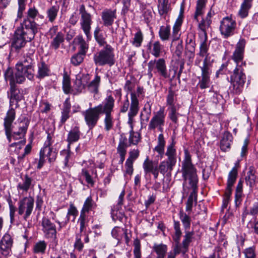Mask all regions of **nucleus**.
Masks as SVG:
<instances>
[{
  "label": "nucleus",
  "mask_w": 258,
  "mask_h": 258,
  "mask_svg": "<svg viewBox=\"0 0 258 258\" xmlns=\"http://www.w3.org/2000/svg\"><path fill=\"white\" fill-rule=\"evenodd\" d=\"M127 147V138L125 137H121L119 140V144L117 148V153L119 155H126Z\"/></svg>",
  "instance_id": "51"
},
{
  "label": "nucleus",
  "mask_w": 258,
  "mask_h": 258,
  "mask_svg": "<svg viewBox=\"0 0 258 258\" xmlns=\"http://www.w3.org/2000/svg\"><path fill=\"white\" fill-rule=\"evenodd\" d=\"M155 63L154 73L163 79H169L170 74L167 70L165 59L164 58L155 59Z\"/></svg>",
  "instance_id": "21"
},
{
  "label": "nucleus",
  "mask_w": 258,
  "mask_h": 258,
  "mask_svg": "<svg viewBox=\"0 0 258 258\" xmlns=\"http://www.w3.org/2000/svg\"><path fill=\"white\" fill-rule=\"evenodd\" d=\"M168 110L169 118L174 123L178 122V117L179 113L177 112V109L175 105L168 106Z\"/></svg>",
  "instance_id": "52"
},
{
  "label": "nucleus",
  "mask_w": 258,
  "mask_h": 258,
  "mask_svg": "<svg viewBox=\"0 0 258 258\" xmlns=\"http://www.w3.org/2000/svg\"><path fill=\"white\" fill-rule=\"evenodd\" d=\"M236 22L231 17H225L220 21L219 31L224 39H227L235 34Z\"/></svg>",
  "instance_id": "14"
},
{
  "label": "nucleus",
  "mask_w": 258,
  "mask_h": 258,
  "mask_svg": "<svg viewBox=\"0 0 258 258\" xmlns=\"http://www.w3.org/2000/svg\"><path fill=\"white\" fill-rule=\"evenodd\" d=\"M158 10L160 16L166 15L170 11L168 0H158Z\"/></svg>",
  "instance_id": "43"
},
{
  "label": "nucleus",
  "mask_w": 258,
  "mask_h": 258,
  "mask_svg": "<svg viewBox=\"0 0 258 258\" xmlns=\"http://www.w3.org/2000/svg\"><path fill=\"white\" fill-rule=\"evenodd\" d=\"M6 81L10 82V89L7 92L8 98L9 99V105L13 106L14 102H20L24 100V96L23 91H21L16 86L18 84L13 79L12 74L8 72L5 77Z\"/></svg>",
  "instance_id": "9"
},
{
  "label": "nucleus",
  "mask_w": 258,
  "mask_h": 258,
  "mask_svg": "<svg viewBox=\"0 0 258 258\" xmlns=\"http://www.w3.org/2000/svg\"><path fill=\"white\" fill-rule=\"evenodd\" d=\"M86 54L80 52L73 55L71 59V62L75 66L80 65L84 60Z\"/></svg>",
  "instance_id": "56"
},
{
  "label": "nucleus",
  "mask_w": 258,
  "mask_h": 258,
  "mask_svg": "<svg viewBox=\"0 0 258 258\" xmlns=\"http://www.w3.org/2000/svg\"><path fill=\"white\" fill-rule=\"evenodd\" d=\"M34 200L31 197H25L18 203V214L24 215L23 218L26 221L31 214L34 206Z\"/></svg>",
  "instance_id": "15"
},
{
  "label": "nucleus",
  "mask_w": 258,
  "mask_h": 258,
  "mask_svg": "<svg viewBox=\"0 0 258 258\" xmlns=\"http://www.w3.org/2000/svg\"><path fill=\"white\" fill-rule=\"evenodd\" d=\"M96 207V203L93 201L92 197L89 196L85 200L80 213L87 215V213L94 210Z\"/></svg>",
  "instance_id": "34"
},
{
  "label": "nucleus",
  "mask_w": 258,
  "mask_h": 258,
  "mask_svg": "<svg viewBox=\"0 0 258 258\" xmlns=\"http://www.w3.org/2000/svg\"><path fill=\"white\" fill-rule=\"evenodd\" d=\"M197 55L204 57L202 66L200 68L201 70V77H199V81L198 86L201 89L208 88L210 85V76L212 73V63L213 60H211V56L209 52H206L204 54H200L198 52Z\"/></svg>",
  "instance_id": "3"
},
{
  "label": "nucleus",
  "mask_w": 258,
  "mask_h": 258,
  "mask_svg": "<svg viewBox=\"0 0 258 258\" xmlns=\"http://www.w3.org/2000/svg\"><path fill=\"white\" fill-rule=\"evenodd\" d=\"M34 183L35 181L32 177L27 174H25L22 178V182L18 184L17 189L23 191L27 192L29 189L34 187Z\"/></svg>",
  "instance_id": "23"
},
{
  "label": "nucleus",
  "mask_w": 258,
  "mask_h": 258,
  "mask_svg": "<svg viewBox=\"0 0 258 258\" xmlns=\"http://www.w3.org/2000/svg\"><path fill=\"white\" fill-rule=\"evenodd\" d=\"M100 81V77L96 74L94 79L87 85L88 91L91 93L97 94L98 92Z\"/></svg>",
  "instance_id": "46"
},
{
  "label": "nucleus",
  "mask_w": 258,
  "mask_h": 258,
  "mask_svg": "<svg viewBox=\"0 0 258 258\" xmlns=\"http://www.w3.org/2000/svg\"><path fill=\"white\" fill-rule=\"evenodd\" d=\"M72 152L71 151V147L68 145L67 149H64L60 152V156L63 159L64 167L70 168L72 166V162H70Z\"/></svg>",
  "instance_id": "38"
},
{
  "label": "nucleus",
  "mask_w": 258,
  "mask_h": 258,
  "mask_svg": "<svg viewBox=\"0 0 258 258\" xmlns=\"http://www.w3.org/2000/svg\"><path fill=\"white\" fill-rule=\"evenodd\" d=\"M16 72L14 73L11 68H8L4 73V77H6V74L10 72L12 74L14 80L19 84H23L27 78L29 80H32L34 77V66L24 65L16 66Z\"/></svg>",
  "instance_id": "5"
},
{
  "label": "nucleus",
  "mask_w": 258,
  "mask_h": 258,
  "mask_svg": "<svg viewBox=\"0 0 258 258\" xmlns=\"http://www.w3.org/2000/svg\"><path fill=\"white\" fill-rule=\"evenodd\" d=\"M88 215L80 213L78 222L80 223V233H83L86 231V228L88 226V220L87 219Z\"/></svg>",
  "instance_id": "54"
},
{
  "label": "nucleus",
  "mask_w": 258,
  "mask_h": 258,
  "mask_svg": "<svg viewBox=\"0 0 258 258\" xmlns=\"http://www.w3.org/2000/svg\"><path fill=\"white\" fill-rule=\"evenodd\" d=\"M174 141L166 148L165 155L167 158L161 162L159 165L154 163L147 158L144 162L143 167L145 174L151 173L155 179H157L159 173L164 175L166 173H170L173 169L177 162L176 150Z\"/></svg>",
  "instance_id": "1"
},
{
  "label": "nucleus",
  "mask_w": 258,
  "mask_h": 258,
  "mask_svg": "<svg viewBox=\"0 0 258 258\" xmlns=\"http://www.w3.org/2000/svg\"><path fill=\"white\" fill-rule=\"evenodd\" d=\"M38 71L36 77L39 79H42L49 76L50 71L47 64L44 61L40 62L37 64Z\"/></svg>",
  "instance_id": "32"
},
{
  "label": "nucleus",
  "mask_w": 258,
  "mask_h": 258,
  "mask_svg": "<svg viewBox=\"0 0 258 258\" xmlns=\"http://www.w3.org/2000/svg\"><path fill=\"white\" fill-rule=\"evenodd\" d=\"M133 246V253L134 257L141 258V244L140 240L138 238L134 239Z\"/></svg>",
  "instance_id": "57"
},
{
  "label": "nucleus",
  "mask_w": 258,
  "mask_h": 258,
  "mask_svg": "<svg viewBox=\"0 0 258 258\" xmlns=\"http://www.w3.org/2000/svg\"><path fill=\"white\" fill-rule=\"evenodd\" d=\"M174 229L175 230L174 235L173 237L175 243L180 244V237L182 232L180 229V224L179 221L174 220Z\"/></svg>",
  "instance_id": "53"
},
{
  "label": "nucleus",
  "mask_w": 258,
  "mask_h": 258,
  "mask_svg": "<svg viewBox=\"0 0 258 258\" xmlns=\"http://www.w3.org/2000/svg\"><path fill=\"white\" fill-rule=\"evenodd\" d=\"M153 250L156 253L157 258H165L167 251V246L163 243H154Z\"/></svg>",
  "instance_id": "41"
},
{
  "label": "nucleus",
  "mask_w": 258,
  "mask_h": 258,
  "mask_svg": "<svg viewBox=\"0 0 258 258\" xmlns=\"http://www.w3.org/2000/svg\"><path fill=\"white\" fill-rule=\"evenodd\" d=\"M198 22L199 36L200 41L199 52H200L201 54H203L206 52H209V45L208 43L206 30L210 27L211 23L209 22V21L206 20L204 18L200 22L199 21Z\"/></svg>",
  "instance_id": "10"
},
{
  "label": "nucleus",
  "mask_w": 258,
  "mask_h": 258,
  "mask_svg": "<svg viewBox=\"0 0 258 258\" xmlns=\"http://www.w3.org/2000/svg\"><path fill=\"white\" fill-rule=\"evenodd\" d=\"M255 169L254 166H251L248 168V171L245 177V181L247 185L250 187H253L256 182V176L255 175Z\"/></svg>",
  "instance_id": "37"
},
{
  "label": "nucleus",
  "mask_w": 258,
  "mask_h": 258,
  "mask_svg": "<svg viewBox=\"0 0 258 258\" xmlns=\"http://www.w3.org/2000/svg\"><path fill=\"white\" fill-rule=\"evenodd\" d=\"M94 63L99 66L108 65L111 67L114 64L115 59L113 48L109 44H106L104 49L95 53L93 56Z\"/></svg>",
  "instance_id": "6"
},
{
  "label": "nucleus",
  "mask_w": 258,
  "mask_h": 258,
  "mask_svg": "<svg viewBox=\"0 0 258 258\" xmlns=\"http://www.w3.org/2000/svg\"><path fill=\"white\" fill-rule=\"evenodd\" d=\"M81 135V133L79 126L75 125L72 127L67 136V141L68 142V145H69L71 147L72 144L77 142L80 139Z\"/></svg>",
  "instance_id": "27"
},
{
  "label": "nucleus",
  "mask_w": 258,
  "mask_h": 258,
  "mask_svg": "<svg viewBox=\"0 0 258 258\" xmlns=\"http://www.w3.org/2000/svg\"><path fill=\"white\" fill-rule=\"evenodd\" d=\"M27 0H18V9L17 12V18L21 19L23 15V12L26 8V2Z\"/></svg>",
  "instance_id": "64"
},
{
  "label": "nucleus",
  "mask_w": 258,
  "mask_h": 258,
  "mask_svg": "<svg viewBox=\"0 0 258 258\" xmlns=\"http://www.w3.org/2000/svg\"><path fill=\"white\" fill-rule=\"evenodd\" d=\"M62 89L64 93L67 94L71 93L72 91L70 78L66 74L63 76Z\"/></svg>",
  "instance_id": "55"
},
{
  "label": "nucleus",
  "mask_w": 258,
  "mask_h": 258,
  "mask_svg": "<svg viewBox=\"0 0 258 258\" xmlns=\"http://www.w3.org/2000/svg\"><path fill=\"white\" fill-rule=\"evenodd\" d=\"M51 39L49 45L50 48L52 50H57L64 42V34L61 31H59L57 36L53 37Z\"/></svg>",
  "instance_id": "31"
},
{
  "label": "nucleus",
  "mask_w": 258,
  "mask_h": 258,
  "mask_svg": "<svg viewBox=\"0 0 258 258\" xmlns=\"http://www.w3.org/2000/svg\"><path fill=\"white\" fill-rule=\"evenodd\" d=\"M233 141L232 134L229 132H225L220 141V147L223 152H226L230 149V146Z\"/></svg>",
  "instance_id": "26"
},
{
  "label": "nucleus",
  "mask_w": 258,
  "mask_h": 258,
  "mask_svg": "<svg viewBox=\"0 0 258 258\" xmlns=\"http://www.w3.org/2000/svg\"><path fill=\"white\" fill-rule=\"evenodd\" d=\"M207 0H197L196 11L194 14V19L199 21L198 17L202 16L204 13V10L206 7Z\"/></svg>",
  "instance_id": "45"
},
{
  "label": "nucleus",
  "mask_w": 258,
  "mask_h": 258,
  "mask_svg": "<svg viewBox=\"0 0 258 258\" xmlns=\"http://www.w3.org/2000/svg\"><path fill=\"white\" fill-rule=\"evenodd\" d=\"M182 22L180 20H176V21L172 28V41L178 40L181 35V27Z\"/></svg>",
  "instance_id": "48"
},
{
  "label": "nucleus",
  "mask_w": 258,
  "mask_h": 258,
  "mask_svg": "<svg viewBox=\"0 0 258 258\" xmlns=\"http://www.w3.org/2000/svg\"><path fill=\"white\" fill-rule=\"evenodd\" d=\"M245 258H256L255 246H252L245 248L243 250Z\"/></svg>",
  "instance_id": "63"
},
{
  "label": "nucleus",
  "mask_w": 258,
  "mask_h": 258,
  "mask_svg": "<svg viewBox=\"0 0 258 258\" xmlns=\"http://www.w3.org/2000/svg\"><path fill=\"white\" fill-rule=\"evenodd\" d=\"M181 171L184 179L183 186L188 185L187 187L192 189L186 202L194 204L195 202L196 204L197 203L198 178L197 169L192 163L191 156L187 149L184 150V158L181 163Z\"/></svg>",
  "instance_id": "2"
},
{
  "label": "nucleus",
  "mask_w": 258,
  "mask_h": 258,
  "mask_svg": "<svg viewBox=\"0 0 258 258\" xmlns=\"http://www.w3.org/2000/svg\"><path fill=\"white\" fill-rule=\"evenodd\" d=\"M13 240L11 236L8 233L5 234L0 241V253L7 257L11 255Z\"/></svg>",
  "instance_id": "18"
},
{
  "label": "nucleus",
  "mask_w": 258,
  "mask_h": 258,
  "mask_svg": "<svg viewBox=\"0 0 258 258\" xmlns=\"http://www.w3.org/2000/svg\"><path fill=\"white\" fill-rule=\"evenodd\" d=\"M125 229L121 228L119 227H115L111 231L113 237L116 239L119 242L122 238Z\"/></svg>",
  "instance_id": "61"
},
{
  "label": "nucleus",
  "mask_w": 258,
  "mask_h": 258,
  "mask_svg": "<svg viewBox=\"0 0 258 258\" xmlns=\"http://www.w3.org/2000/svg\"><path fill=\"white\" fill-rule=\"evenodd\" d=\"M53 136L50 133H47V138L44 143L43 148L41 149L42 152H47L46 157L49 163L54 162L57 157V151L52 147L54 140Z\"/></svg>",
  "instance_id": "16"
},
{
  "label": "nucleus",
  "mask_w": 258,
  "mask_h": 258,
  "mask_svg": "<svg viewBox=\"0 0 258 258\" xmlns=\"http://www.w3.org/2000/svg\"><path fill=\"white\" fill-rule=\"evenodd\" d=\"M104 106V101L102 104L82 112V115L84 117L85 122L90 130L94 128L100 118V116L102 114Z\"/></svg>",
  "instance_id": "8"
},
{
  "label": "nucleus",
  "mask_w": 258,
  "mask_h": 258,
  "mask_svg": "<svg viewBox=\"0 0 258 258\" xmlns=\"http://www.w3.org/2000/svg\"><path fill=\"white\" fill-rule=\"evenodd\" d=\"M166 115L165 107H160L157 111L154 112L153 116L148 124V130L154 131L157 128L159 131L162 133L165 123Z\"/></svg>",
  "instance_id": "11"
},
{
  "label": "nucleus",
  "mask_w": 258,
  "mask_h": 258,
  "mask_svg": "<svg viewBox=\"0 0 258 258\" xmlns=\"http://www.w3.org/2000/svg\"><path fill=\"white\" fill-rule=\"evenodd\" d=\"M42 230L46 238H56V227L54 223L47 217H44L41 221Z\"/></svg>",
  "instance_id": "17"
},
{
  "label": "nucleus",
  "mask_w": 258,
  "mask_h": 258,
  "mask_svg": "<svg viewBox=\"0 0 258 258\" xmlns=\"http://www.w3.org/2000/svg\"><path fill=\"white\" fill-rule=\"evenodd\" d=\"M46 247V242L44 240H40L35 243L32 251L35 254H43L45 252Z\"/></svg>",
  "instance_id": "49"
},
{
  "label": "nucleus",
  "mask_w": 258,
  "mask_h": 258,
  "mask_svg": "<svg viewBox=\"0 0 258 258\" xmlns=\"http://www.w3.org/2000/svg\"><path fill=\"white\" fill-rule=\"evenodd\" d=\"M16 118L15 108L13 106L9 105V109L7 111L6 116L4 118V127L13 128V123Z\"/></svg>",
  "instance_id": "25"
},
{
  "label": "nucleus",
  "mask_w": 258,
  "mask_h": 258,
  "mask_svg": "<svg viewBox=\"0 0 258 258\" xmlns=\"http://www.w3.org/2000/svg\"><path fill=\"white\" fill-rule=\"evenodd\" d=\"M179 217L182 223L184 230H189L191 222V217L188 215L183 212V211L179 212Z\"/></svg>",
  "instance_id": "47"
},
{
  "label": "nucleus",
  "mask_w": 258,
  "mask_h": 258,
  "mask_svg": "<svg viewBox=\"0 0 258 258\" xmlns=\"http://www.w3.org/2000/svg\"><path fill=\"white\" fill-rule=\"evenodd\" d=\"M57 2H55L56 5L50 6L48 8L46 11V18L50 23H53L58 15L59 10V5H57Z\"/></svg>",
  "instance_id": "33"
},
{
  "label": "nucleus",
  "mask_w": 258,
  "mask_h": 258,
  "mask_svg": "<svg viewBox=\"0 0 258 258\" xmlns=\"http://www.w3.org/2000/svg\"><path fill=\"white\" fill-rule=\"evenodd\" d=\"M246 80L244 68L235 67L230 77V93L232 95H239L243 91Z\"/></svg>",
  "instance_id": "4"
},
{
  "label": "nucleus",
  "mask_w": 258,
  "mask_h": 258,
  "mask_svg": "<svg viewBox=\"0 0 258 258\" xmlns=\"http://www.w3.org/2000/svg\"><path fill=\"white\" fill-rule=\"evenodd\" d=\"M146 48L149 53L155 57L161 56L164 52V47L159 40L150 41Z\"/></svg>",
  "instance_id": "20"
},
{
  "label": "nucleus",
  "mask_w": 258,
  "mask_h": 258,
  "mask_svg": "<svg viewBox=\"0 0 258 258\" xmlns=\"http://www.w3.org/2000/svg\"><path fill=\"white\" fill-rule=\"evenodd\" d=\"M101 17L103 26L109 27L113 25L117 18L116 10L105 9L102 12Z\"/></svg>",
  "instance_id": "19"
},
{
  "label": "nucleus",
  "mask_w": 258,
  "mask_h": 258,
  "mask_svg": "<svg viewBox=\"0 0 258 258\" xmlns=\"http://www.w3.org/2000/svg\"><path fill=\"white\" fill-rule=\"evenodd\" d=\"M159 37L161 41H168L171 37L170 26L169 25L161 26L158 32Z\"/></svg>",
  "instance_id": "40"
},
{
  "label": "nucleus",
  "mask_w": 258,
  "mask_h": 258,
  "mask_svg": "<svg viewBox=\"0 0 258 258\" xmlns=\"http://www.w3.org/2000/svg\"><path fill=\"white\" fill-rule=\"evenodd\" d=\"M16 31L27 40L28 42H30L33 40L36 34L37 33L27 28H23L22 26L21 28H17Z\"/></svg>",
  "instance_id": "35"
},
{
  "label": "nucleus",
  "mask_w": 258,
  "mask_h": 258,
  "mask_svg": "<svg viewBox=\"0 0 258 258\" xmlns=\"http://www.w3.org/2000/svg\"><path fill=\"white\" fill-rule=\"evenodd\" d=\"M166 142L163 134L159 135L157 139V145L153 149V151L157 153V157L162 159L165 153V147Z\"/></svg>",
  "instance_id": "24"
},
{
  "label": "nucleus",
  "mask_w": 258,
  "mask_h": 258,
  "mask_svg": "<svg viewBox=\"0 0 258 258\" xmlns=\"http://www.w3.org/2000/svg\"><path fill=\"white\" fill-rule=\"evenodd\" d=\"M139 111V108L135 107V106H130L129 111L128 112V123L131 125L132 130H133V118L136 116Z\"/></svg>",
  "instance_id": "60"
},
{
  "label": "nucleus",
  "mask_w": 258,
  "mask_h": 258,
  "mask_svg": "<svg viewBox=\"0 0 258 258\" xmlns=\"http://www.w3.org/2000/svg\"><path fill=\"white\" fill-rule=\"evenodd\" d=\"M194 234V231H189V230L185 231V235L184 239L182 242V247L185 249L183 252H185L188 249L190 243L192 241V236Z\"/></svg>",
  "instance_id": "50"
},
{
  "label": "nucleus",
  "mask_w": 258,
  "mask_h": 258,
  "mask_svg": "<svg viewBox=\"0 0 258 258\" xmlns=\"http://www.w3.org/2000/svg\"><path fill=\"white\" fill-rule=\"evenodd\" d=\"M27 42H28L27 40L15 31V36L11 43V50L19 52L21 49L25 46Z\"/></svg>",
  "instance_id": "22"
},
{
  "label": "nucleus",
  "mask_w": 258,
  "mask_h": 258,
  "mask_svg": "<svg viewBox=\"0 0 258 258\" xmlns=\"http://www.w3.org/2000/svg\"><path fill=\"white\" fill-rule=\"evenodd\" d=\"M21 26H22L23 28H27L36 33L38 32L39 29V25L37 24L35 20H31L28 18L24 19L22 23H21Z\"/></svg>",
  "instance_id": "44"
},
{
  "label": "nucleus",
  "mask_w": 258,
  "mask_h": 258,
  "mask_svg": "<svg viewBox=\"0 0 258 258\" xmlns=\"http://www.w3.org/2000/svg\"><path fill=\"white\" fill-rule=\"evenodd\" d=\"M39 15L38 10L35 7H30L28 9L26 13V17L25 18H28L29 20H34Z\"/></svg>",
  "instance_id": "62"
},
{
  "label": "nucleus",
  "mask_w": 258,
  "mask_h": 258,
  "mask_svg": "<svg viewBox=\"0 0 258 258\" xmlns=\"http://www.w3.org/2000/svg\"><path fill=\"white\" fill-rule=\"evenodd\" d=\"M76 43L79 45V52L86 54L89 49L88 43L84 40L82 35H79L75 38Z\"/></svg>",
  "instance_id": "42"
},
{
  "label": "nucleus",
  "mask_w": 258,
  "mask_h": 258,
  "mask_svg": "<svg viewBox=\"0 0 258 258\" xmlns=\"http://www.w3.org/2000/svg\"><path fill=\"white\" fill-rule=\"evenodd\" d=\"M71 108V104L70 102V97H68L65 100L61 109V118L60 121L61 124H64L70 118Z\"/></svg>",
  "instance_id": "28"
},
{
  "label": "nucleus",
  "mask_w": 258,
  "mask_h": 258,
  "mask_svg": "<svg viewBox=\"0 0 258 258\" xmlns=\"http://www.w3.org/2000/svg\"><path fill=\"white\" fill-rule=\"evenodd\" d=\"M246 41L243 38H240L235 46V48L231 56L232 60L238 68H245L246 63L244 60V50Z\"/></svg>",
  "instance_id": "12"
},
{
  "label": "nucleus",
  "mask_w": 258,
  "mask_h": 258,
  "mask_svg": "<svg viewBox=\"0 0 258 258\" xmlns=\"http://www.w3.org/2000/svg\"><path fill=\"white\" fill-rule=\"evenodd\" d=\"M115 100L111 95L107 96L104 100V106L102 114H105L104 118V130L108 132L112 129L114 125V119L111 113L114 107Z\"/></svg>",
  "instance_id": "7"
},
{
  "label": "nucleus",
  "mask_w": 258,
  "mask_h": 258,
  "mask_svg": "<svg viewBox=\"0 0 258 258\" xmlns=\"http://www.w3.org/2000/svg\"><path fill=\"white\" fill-rule=\"evenodd\" d=\"M144 39L143 34L141 31L139 30L134 35L133 40L132 41V44L136 47H139L141 46Z\"/></svg>",
  "instance_id": "58"
},
{
  "label": "nucleus",
  "mask_w": 258,
  "mask_h": 258,
  "mask_svg": "<svg viewBox=\"0 0 258 258\" xmlns=\"http://www.w3.org/2000/svg\"><path fill=\"white\" fill-rule=\"evenodd\" d=\"M79 14L81 15L80 26L87 37V41L91 38V29L92 23V16L86 11L85 6L82 4L80 6Z\"/></svg>",
  "instance_id": "13"
},
{
  "label": "nucleus",
  "mask_w": 258,
  "mask_h": 258,
  "mask_svg": "<svg viewBox=\"0 0 258 258\" xmlns=\"http://www.w3.org/2000/svg\"><path fill=\"white\" fill-rule=\"evenodd\" d=\"M145 92L143 87L138 86L136 92H132L131 93V103L130 106H134L135 107L139 108V101L138 98L144 97Z\"/></svg>",
  "instance_id": "29"
},
{
  "label": "nucleus",
  "mask_w": 258,
  "mask_h": 258,
  "mask_svg": "<svg viewBox=\"0 0 258 258\" xmlns=\"http://www.w3.org/2000/svg\"><path fill=\"white\" fill-rule=\"evenodd\" d=\"M238 175V170L237 168L234 166L232 168V170L229 172L228 176L227 181V186L225 189V191L232 193V186L235 183Z\"/></svg>",
  "instance_id": "30"
},
{
  "label": "nucleus",
  "mask_w": 258,
  "mask_h": 258,
  "mask_svg": "<svg viewBox=\"0 0 258 258\" xmlns=\"http://www.w3.org/2000/svg\"><path fill=\"white\" fill-rule=\"evenodd\" d=\"M196 43L195 41V36L192 33H188L185 40V49L188 52H191L193 55V52L195 51Z\"/></svg>",
  "instance_id": "39"
},
{
  "label": "nucleus",
  "mask_w": 258,
  "mask_h": 258,
  "mask_svg": "<svg viewBox=\"0 0 258 258\" xmlns=\"http://www.w3.org/2000/svg\"><path fill=\"white\" fill-rule=\"evenodd\" d=\"M141 134L138 132H135L133 130L130 132L129 143L130 144L136 145L141 140Z\"/></svg>",
  "instance_id": "59"
},
{
  "label": "nucleus",
  "mask_w": 258,
  "mask_h": 258,
  "mask_svg": "<svg viewBox=\"0 0 258 258\" xmlns=\"http://www.w3.org/2000/svg\"><path fill=\"white\" fill-rule=\"evenodd\" d=\"M253 0H243L240 6L238 15L241 18L248 16V11L252 7Z\"/></svg>",
  "instance_id": "36"
}]
</instances>
